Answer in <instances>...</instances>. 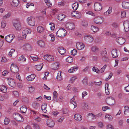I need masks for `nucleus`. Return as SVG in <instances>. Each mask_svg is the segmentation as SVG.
I'll return each mask as SVG.
<instances>
[{
	"label": "nucleus",
	"instance_id": "obj_1",
	"mask_svg": "<svg viewBox=\"0 0 129 129\" xmlns=\"http://www.w3.org/2000/svg\"><path fill=\"white\" fill-rule=\"evenodd\" d=\"M101 57L103 61L104 62H108L109 60L108 57L107 56L106 51L105 49L101 51Z\"/></svg>",
	"mask_w": 129,
	"mask_h": 129
},
{
	"label": "nucleus",
	"instance_id": "obj_2",
	"mask_svg": "<svg viewBox=\"0 0 129 129\" xmlns=\"http://www.w3.org/2000/svg\"><path fill=\"white\" fill-rule=\"evenodd\" d=\"M13 116L14 118L17 121L22 122L24 121L23 117L17 113H14L13 114Z\"/></svg>",
	"mask_w": 129,
	"mask_h": 129
},
{
	"label": "nucleus",
	"instance_id": "obj_3",
	"mask_svg": "<svg viewBox=\"0 0 129 129\" xmlns=\"http://www.w3.org/2000/svg\"><path fill=\"white\" fill-rule=\"evenodd\" d=\"M66 33V31L64 29L60 28L56 33L57 36L59 37H63L64 36Z\"/></svg>",
	"mask_w": 129,
	"mask_h": 129
},
{
	"label": "nucleus",
	"instance_id": "obj_4",
	"mask_svg": "<svg viewBox=\"0 0 129 129\" xmlns=\"http://www.w3.org/2000/svg\"><path fill=\"white\" fill-rule=\"evenodd\" d=\"M27 22L30 26H34L35 24V18L32 17H28L27 18Z\"/></svg>",
	"mask_w": 129,
	"mask_h": 129
},
{
	"label": "nucleus",
	"instance_id": "obj_5",
	"mask_svg": "<svg viewBox=\"0 0 129 129\" xmlns=\"http://www.w3.org/2000/svg\"><path fill=\"white\" fill-rule=\"evenodd\" d=\"M11 71L13 73H17L19 71L18 67L14 64H12L10 67Z\"/></svg>",
	"mask_w": 129,
	"mask_h": 129
},
{
	"label": "nucleus",
	"instance_id": "obj_6",
	"mask_svg": "<svg viewBox=\"0 0 129 129\" xmlns=\"http://www.w3.org/2000/svg\"><path fill=\"white\" fill-rule=\"evenodd\" d=\"M102 8L101 4L98 2H95L94 5V9L95 11H98L101 10Z\"/></svg>",
	"mask_w": 129,
	"mask_h": 129
},
{
	"label": "nucleus",
	"instance_id": "obj_7",
	"mask_svg": "<svg viewBox=\"0 0 129 129\" xmlns=\"http://www.w3.org/2000/svg\"><path fill=\"white\" fill-rule=\"evenodd\" d=\"M106 101L107 104L110 105H113L115 103L114 99L112 97H110L107 98Z\"/></svg>",
	"mask_w": 129,
	"mask_h": 129
},
{
	"label": "nucleus",
	"instance_id": "obj_8",
	"mask_svg": "<svg viewBox=\"0 0 129 129\" xmlns=\"http://www.w3.org/2000/svg\"><path fill=\"white\" fill-rule=\"evenodd\" d=\"M24 50L26 51H30L31 50L32 47L31 45L28 43H26L23 46Z\"/></svg>",
	"mask_w": 129,
	"mask_h": 129
},
{
	"label": "nucleus",
	"instance_id": "obj_9",
	"mask_svg": "<svg viewBox=\"0 0 129 129\" xmlns=\"http://www.w3.org/2000/svg\"><path fill=\"white\" fill-rule=\"evenodd\" d=\"M14 36L12 34H11L5 37V39L6 41L10 43L14 38Z\"/></svg>",
	"mask_w": 129,
	"mask_h": 129
},
{
	"label": "nucleus",
	"instance_id": "obj_10",
	"mask_svg": "<svg viewBox=\"0 0 129 129\" xmlns=\"http://www.w3.org/2000/svg\"><path fill=\"white\" fill-rule=\"evenodd\" d=\"M94 21L96 24H100L103 22V19L99 17H96L94 19Z\"/></svg>",
	"mask_w": 129,
	"mask_h": 129
},
{
	"label": "nucleus",
	"instance_id": "obj_11",
	"mask_svg": "<svg viewBox=\"0 0 129 129\" xmlns=\"http://www.w3.org/2000/svg\"><path fill=\"white\" fill-rule=\"evenodd\" d=\"M47 125L49 127H52L55 125L54 122L52 120L49 119L47 120Z\"/></svg>",
	"mask_w": 129,
	"mask_h": 129
},
{
	"label": "nucleus",
	"instance_id": "obj_12",
	"mask_svg": "<svg viewBox=\"0 0 129 129\" xmlns=\"http://www.w3.org/2000/svg\"><path fill=\"white\" fill-rule=\"evenodd\" d=\"M31 32V31L30 29H26L23 30V31L22 34L23 36L25 37H23L24 38H25L26 36L30 34Z\"/></svg>",
	"mask_w": 129,
	"mask_h": 129
},
{
	"label": "nucleus",
	"instance_id": "obj_13",
	"mask_svg": "<svg viewBox=\"0 0 129 129\" xmlns=\"http://www.w3.org/2000/svg\"><path fill=\"white\" fill-rule=\"evenodd\" d=\"M123 24L125 31L126 32H127L129 30V21H124Z\"/></svg>",
	"mask_w": 129,
	"mask_h": 129
},
{
	"label": "nucleus",
	"instance_id": "obj_14",
	"mask_svg": "<svg viewBox=\"0 0 129 129\" xmlns=\"http://www.w3.org/2000/svg\"><path fill=\"white\" fill-rule=\"evenodd\" d=\"M13 25L17 30H20L21 29V25L19 21H18L17 22L14 23Z\"/></svg>",
	"mask_w": 129,
	"mask_h": 129
},
{
	"label": "nucleus",
	"instance_id": "obj_15",
	"mask_svg": "<svg viewBox=\"0 0 129 129\" xmlns=\"http://www.w3.org/2000/svg\"><path fill=\"white\" fill-rule=\"evenodd\" d=\"M66 28L69 30H71L75 28L74 25L73 23H67L66 25Z\"/></svg>",
	"mask_w": 129,
	"mask_h": 129
},
{
	"label": "nucleus",
	"instance_id": "obj_16",
	"mask_svg": "<svg viewBox=\"0 0 129 129\" xmlns=\"http://www.w3.org/2000/svg\"><path fill=\"white\" fill-rule=\"evenodd\" d=\"M116 41L118 43L121 45L123 44L125 42V39L121 37L117 38L116 39Z\"/></svg>",
	"mask_w": 129,
	"mask_h": 129
},
{
	"label": "nucleus",
	"instance_id": "obj_17",
	"mask_svg": "<svg viewBox=\"0 0 129 129\" xmlns=\"http://www.w3.org/2000/svg\"><path fill=\"white\" fill-rule=\"evenodd\" d=\"M9 85L11 87H14L15 86V84L14 80L8 78L7 80Z\"/></svg>",
	"mask_w": 129,
	"mask_h": 129
},
{
	"label": "nucleus",
	"instance_id": "obj_18",
	"mask_svg": "<svg viewBox=\"0 0 129 129\" xmlns=\"http://www.w3.org/2000/svg\"><path fill=\"white\" fill-rule=\"evenodd\" d=\"M84 45L82 43H77L76 44L77 48L79 50H82L84 47Z\"/></svg>",
	"mask_w": 129,
	"mask_h": 129
},
{
	"label": "nucleus",
	"instance_id": "obj_19",
	"mask_svg": "<svg viewBox=\"0 0 129 129\" xmlns=\"http://www.w3.org/2000/svg\"><path fill=\"white\" fill-rule=\"evenodd\" d=\"M59 63L57 62H56L52 64L51 67L53 70H56L58 69L59 68Z\"/></svg>",
	"mask_w": 129,
	"mask_h": 129
},
{
	"label": "nucleus",
	"instance_id": "obj_20",
	"mask_svg": "<svg viewBox=\"0 0 129 129\" xmlns=\"http://www.w3.org/2000/svg\"><path fill=\"white\" fill-rule=\"evenodd\" d=\"M58 50L59 53L62 55L64 54L66 52V49L62 47H58Z\"/></svg>",
	"mask_w": 129,
	"mask_h": 129
},
{
	"label": "nucleus",
	"instance_id": "obj_21",
	"mask_svg": "<svg viewBox=\"0 0 129 129\" xmlns=\"http://www.w3.org/2000/svg\"><path fill=\"white\" fill-rule=\"evenodd\" d=\"M74 118L77 121H80L82 119V117L80 115L77 114L75 115Z\"/></svg>",
	"mask_w": 129,
	"mask_h": 129
},
{
	"label": "nucleus",
	"instance_id": "obj_22",
	"mask_svg": "<svg viewBox=\"0 0 129 129\" xmlns=\"http://www.w3.org/2000/svg\"><path fill=\"white\" fill-rule=\"evenodd\" d=\"M111 53L112 57L116 58L118 57V55L117 54V50H113Z\"/></svg>",
	"mask_w": 129,
	"mask_h": 129
},
{
	"label": "nucleus",
	"instance_id": "obj_23",
	"mask_svg": "<svg viewBox=\"0 0 129 129\" xmlns=\"http://www.w3.org/2000/svg\"><path fill=\"white\" fill-rule=\"evenodd\" d=\"M122 6L124 9H129V2H123L122 3Z\"/></svg>",
	"mask_w": 129,
	"mask_h": 129
},
{
	"label": "nucleus",
	"instance_id": "obj_24",
	"mask_svg": "<svg viewBox=\"0 0 129 129\" xmlns=\"http://www.w3.org/2000/svg\"><path fill=\"white\" fill-rule=\"evenodd\" d=\"M35 76V75L34 74H31L27 76L26 78L28 81H32L34 79Z\"/></svg>",
	"mask_w": 129,
	"mask_h": 129
},
{
	"label": "nucleus",
	"instance_id": "obj_25",
	"mask_svg": "<svg viewBox=\"0 0 129 129\" xmlns=\"http://www.w3.org/2000/svg\"><path fill=\"white\" fill-rule=\"evenodd\" d=\"M47 104L46 103H44L41 106V109L42 111L44 113H46L47 110H46Z\"/></svg>",
	"mask_w": 129,
	"mask_h": 129
},
{
	"label": "nucleus",
	"instance_id": "obj_26",
	"mask_svg": "<svg viewBox=\"0 0 129 129\" xmlns=\"http://www.w3.org/2000/svg\"><path fill=\"white\" fill-rule=\"evenodd\" d=\"M78 69L77 67H71L70 69L68 70V71L70 73L74 72L77 70Z\"/></svg>",
	"mask_w": 129,
	"mask_h": 129
},
{
	"label": "nucleus",
	"instance_id": "obj_27",
	"mask_svg": "<svg viewBox=\"0 0 129 129\" xmlns=\"http://www.w3.org/2000/svg\"><path fill=\"white\" fill-rule=\"evenodd\" d=\"M79 6L78 4L77 3H74L72 5V7L74 10H76Z\"/></svg>",
	"mask_w": 129,
	"mask_h": 129
},
{
	"label": "nucleus",
	"instance_id": "obj_28",
	"mask_svg": "<svg viewBox=\"0 0 129 129\" xmlns=\"http://www.w3.org/2000/svg\"><path fill=\"white\" fill-rule=\"evenodd\" d=\"M12 1L13 4H12L11 5L13 7H17L19 3V0H12Z\"/></svg>",
	"mask_w": 129,
	"mask_h": 129
},
{
	"label": "nucleus",
	"instance_id": "obj_29",
	"mask_svg": "<svg viewBox=\"0 0 129 129\" xmlns=\"http://www.w3.org/2000/svg\"><path fill=\"white\" fill-rule=\"evenodd\" d=\"M65 16L62 14H60L58 15L57 19L60 21L62 20L65 18Z\"/></svg>",
	"mask_w": 129,
	"mask_h": 129
},
{
	"label": "nucleus",
	"instance_id": "obj_30",
	"mask_svg": "<svg viewBox=\"0 0 129 129\" xmlns=\"http://www.w3.org/2000/svg\"><path fill=\"white\" fill-rule=\"evenodd\" d=\"M43 66V64L42 63L41 64L36 65L35 68L36 70L39 71L42 69Z\"/></svg>",
	"mask_w": 129,
	"mask_h": 129
},
{
	"label": "nucleus",
	"instance_id": "obj_31",
	"mask_svg": "<svg viewBox=\"0 0 129 129\" xmlns=\"http://www.w3.org/2000/svg\"><path fill=\"white\" fill-rule=\"evenodd\" d=\"M44 28L41 26H38L37 29V32L40 33H42L44 31Z\"/></svg>",
	"mask_w": 129,
	"mask_h": 129
},
{
	"label": "nucleus",
	"instance_id": "obj_32",
	"mask_svg": "<svg viewBox=\"0 0 129 129\" xmlns=\"http://www.w3.org/2000/svg\"><path fill=\"white\" fill-rule=\"evenodd\" d=\"M109 86V84L108 83H106L105 85V89L106 93V94L109 95V91H108V87Z\"/></svg>",
	"mask_w": 129,
	"mask_h": 129
},
{
	"label": "nucleus",
	"instance_id": "obj_33",
	"mask_svg": "<svg viewBox=\"0 0 129 129\" xmlns=\"http://www.w3.org/2000/svg\"><path fill=\"white\" fill-rule=\"evenodd\" d=\"M20 109L21 112L25 113L27 110V108L25 106H24V107L22 106L20 108Z\"/></svg>",
	"mask_w": 129,
	"mask_h": 129
},
{
	"label": "nucleus",
	"instance_id": "obj_34",
	"mask_svg": "<svg viewBox=\"0 0 129 129\" xmlns=\"http://www.w3.org/2000/svg\"><path fill=\"white\" fill-rule=\"evenodd\" d=\"M61 72L60 71H59L58 72V73L57 76V79L58 80L60 81L62 79V78L61 77Z\"/></svg>",
	"mask_w": 129,
	"mask_h": 129
},
{
	"label": "nucleus",
	"instance_id": "obj_35",
	"mask_svg": "<svg viewBox=\"0 0 129 129\" xmlns=\"http://www.w3.org/2000/svg\"><path fill=\"white\" fill-rule=\"evenodd\" d=\"M38 45L41 47H43L45 46L44 42L42 41H39L37 42Z\"/></svg>",
	"mask_w": 129,
	"mask_h": 129
},
{
	"label": "nucleus",
	"instance_id": "obj_36",
	"mask_svg": "<svg viewBox=\"0 0 129 129\" xmlns=\"http://www.w3.org/2000/svg\"><path fill=\"white\" fill-rule=\"evenodd\" d=\"M91 29L94 32H97L99 30L98 28L94 26H91Z\"/></svg>",
	"mask_w": 129,
	"mask_h": 129
},
{
	"label": "nucleus",
	"instance_id": "obj_37",
	"mask_svg": "<svg viewBox=\"0 0 129 129\" xmlns=\"http://www.w3.org/2000/svg\"><path fill=\"white\" fill-rule=\"evenodd\" d=\"M0 90L2 92L5 93L7 91V88L5 86H2L0 88Z\"/></svg>",
	"mask_w": 129,
	"mask_h": 129
},
{
	"label": "nucleus",
	"instance_id": "obj_38",
	"mask_svg": "<svg viewBox=\"0 0 129 129\" xmlns=\"http://www.w3.org/2000/svg\"><path fill=\"white\" fill-rule=\"evenodd\" d=\"M86 37L88 38V41L90 42H92L93 40V38L91 36L87 35L85 37V38H86Z\"/></svg>",
	"mask_w": 129,
	"mask_h": 129
},
{
	"label": "nucleus",
	"instance_id": "obj_39",
	"mask_svg": "<svg viewBox=\"0 0 129 129\" xmlns=\"http://www.w3.org/2000/svg\"><path fill=\"white\" fill-rule=\"evenodd\" d=\"M66 61L68 62L71 63L73 61V59L71 57L69 56L66 59Z\"/></svg>",
	"mask_w": 129,
	"mask_h": 129
},
{
	"label": "nucleus",
	"instance_id": "obj_40",
	"mask_svg": "<svg viewBox=\"0 0 129 129\" xmlns=\"http://www.w3.org/2000/svg\"><path fill=\"white\" fill-rule=\"evenodd\" d=\"M91 50L93 52H96L98 51L99 49L96 46H94L92 47Z\"/></svg>",
	"mask_w": 129,
	"mask_h": 129
},
{
	"label": "nucleus",
	"instance_id": "obj_41",
	"mask_svg": "<svg viewBox=\"0 0 129 129\" xmlns=\"http://www.w3.org/2000/svg\"><path fill=\"white\" fill-rule=\"evenodd\" d=\"M26 60V59L25 57L23 55H22L20 56L18 59V60L19 61H25Z\"/></svg>",
	"mask_w": 129,
	"mask_h": 129
},
{
	"label": "nucleus",
	"instance_id": "obj_42",
	"mask_svg": "<svg viewBox=\"0 0 129 129\" xmlns=\"http://www.w3.org/2000/svg\"><path fill=\"white\" fill-rule=\"evenodd\" d=\"M33 107L37 109L39 106V104L36 102H34L32 104Z\"/></svg>",
	"mask_w": 129,
	"mask_h": 129
},
{
	"label": "nucleus",
	"instance_id": "obj_43",
	"mask_svg": "<svg viewBox=\"0 0 129 129\" xmlns=\"http://www.w3.org/2000/svg\"><path fill=\"white\" fill-rule=\"evenodd\" d=\"M105 118L108 119L110 121L111 120L113 119L112 116L109 115H106L105 116Z\"/></svg>",
	"mask_w": 129,
	"mask_h": 129
},
{
	"label": "nucleus",
	"instance_id": "obj_44",
	"mask_svg": "<svg viewBox=\"0 0 129 129\" xmlns=\"http://www.w3.org/2000/svg\"><path fill=\"white\" fill-rule=\"evenodd\" d=\"M74 96H74L73 98L71 99V102L73 104L74 106V108H75L76 107L77 104L75 102H74V100L75 99V98H74Z\"/></svg>",
	"mask_w": 129,
	"mask_h": 129
},
{
	"label": "nucleus",
	"instance_id": "obj_45",
	"mask_svg": "<svg viewBox=\"0 0 129 129\" xmlns=\"http://www.w3.org/2000/svg\"><path fill=\"white\" fill-rule=\"evenodd\" d=\"M92 70L93 71H94L97 73H98L100 72V70L96 67H93Z\"/></svg>",
	"mask_w": 129,
	"mask_h": 129
},
{
	"label": "nucleus",
	"instance_id": "obj_46",
	"mask_svg": "<svg viewBox=\"0 0 129 129\" xmlns=\"http://www.w3.org/2000/svg\"><path fill=\"white\" fill-rule=\"evenodd\" d=\"M82 106H83V108L84 109H87L88 108V105L87 104L85 103H84L82 104Z\"/></svg>",
	"mask_w": 129,
	"mask_h": 129
},
{
	"label": "nucleus",
	"instance_id": "obj_47",
	"mask_svg": "<svg viewBox=\"0 0 129 129\" xmlns=\"http://www.w3.org/2000/svg\"><path fill=\"white\" fill-rule=\"evenodd\" d=\"M48 58V61H53L54 60V57L51 55H49Z\"/></svg>",
	"mask_w": 129,
	"mask_h": 129
},
{
	"label": "nucleus",
	"instance_id": "obj_48",
	"mask_svg": "<svg viewBox=\"0 0 129 129\" xmlns=\"http://www.w3.org/2000/svg\"><path fill=\"white\" fill-rule=\"evenodd\" d=\"M77 51L75 49H73L71 51V55H75L77 54Z\"/></svg>",
	"mask_w": 129,
	"mask_h": 129
},
{
	"label": "nucleus",
	"instance_id": "obj_49",
	"mask_svg": "<svg viewBox=\"0 0 129 129\" xmlns=\"http://www.w3.org/2000/svg\"><path fill=\"white\" fill-rule=\"evenodd\" d=\"M129 110V107L128 106H125L124 107V113L125 114H126L125 112L128 111Z\"/></svg>",
	"mask_w": 129,
	"mask_h": 129
},
{
	"label": "nucleus",
	"instance_id": "obj_50",
	"mask_svg": "<svg viewBox=\"0 0 129 129\" xmlns=\"http://www.w3.org/2000/svg\"><path fill=\"white\" fill-rule=\"evenodd\" d=\"M29 91L30 93H33L35 90L34 88L32 86L29 87Z\"/></svg>",
	"mask_w": 129,
	"mask_h": 129
},
{
	"label": "nucleus",
	"instance_id": "obj_51",
	"mask_svg": "<svg viewBox=\"0 0 129 129\" xmlns=\"http://www.w3.org/2000/svg\"><path fill=\"white\" fill-rule=\"evenodd\" d=\"M102 114L101 113H99L98 114L94 116V118H92V119H95L97 117H100L102 116Z\"/></svg>",
	"mask_w": 129,
	"mask_h": 129
},
{
	"label": "nucleus",
	"instance_id": "obj_52",
	"mask_svg": "<svg viewBox=\"0 0 129 129\" xmlns=\"http://www.w3.org/2000/svg\"><path fill=\"white\" fill-rule=\"evenodd\" d=\"M63 113L64 114H68V112H69L68 110L66 108H63L62 109Z\"/></svg>",
	"mask_w": 129,
	"mask_h": 129
},
{
	"label": "nucleus",
	"instance_id": "obj_53",
	"mask_svg": "<svg viewBox=\"0 0 129 129\" xmlns=\"http://www.w3.org/2000/svg\"><path fill=\"white\" fill-rule=\"evenodd\" d=\"M9 122V120L8 118H5L4 122V123L5 125H7L8 124Z\"/></svg>",
	"mask_w": 129,
	"mask_h": 129
},
{
	"label": "nucleus",
	"instance_id": "obj_54",
	"mask_svg": "<svg viewBox=\"0 0 129 129\" xmlns=\"http://www.w3.org/2000/svg\"><path fill=\"white\" fill-rule=\"evenodd\" d=\"M1 27L2 28H4L6 26V22L4 21H3L1 23Z\"/></svg>",
	"mask_w": 129,
	"mask_h": 129
},
{
	"label": "nucleus",
	"instance_id": "obj_55",
	"mask_svg": "<svg viewBox=\"0 0 129 129\" xmlns=\"http://www.w3.org/2000/svg\"><path fill=\"white\" fill-rule=\"evenodd\" d=\"M13 93L14 95L16 97H18L19 96V93L17 91H14Z\"/></svg>",
	"mask_w": 129,
	"mask_h": 129
},
{
	"label": "nucleus",
	"instance_id": "obj_56",
	"mask_svg": "<svg viewBox=\"0 0 129 129\" xmlns=\"http://www.w3.org/2000/svg\"><path fill=\"white\" fill-rule=\"evenodd\" d=\"M54 98L55 99L57 98V97L58 93L56 91H54L53 93Z\"/></svg>",
	"mask_w": 129,
	"mask_h": 129
},
{
	"label": "nucleus",
	"instance_id": "obj_57",
	"mask_svg": "<svg viewBox=\"0 0 129 129\" xmlns=\"http://www.w3.org/2000/svg\"><path fill=\"white\" fill-rule=\"evenodd\" d=\"M8 72L7 70H5L2 73V75L4 76H5L6 75L8 74Z\"/></svg>",
	"mask_w": 129,
	"mask_h": 129
},
{
	"label": "nucleus",
	"instance_id": "obj_58",
	"mask_svg": "<svg viewBox=\"0 0 129 129\" xmlns=\"http://www.w3.org/2000/svg\"><path fill=\"white\" fill-rule=\"evenodd\" d=\"M34 127L37 129H40L39 126L36 123H33V124Z\"/></svg>",
	"mask_w": 129,
	"mask_h": 129
},
{
	"label": "nucleus",
	"instance_id": "obj_59",
	"mask_svg": "<svg viewBox=\"0 0 129 129\" xmlns=\"http://www.w3.org/2000/svg\"><path fill=\"white\" fill-rule=\"evenodd\" d=\"M121 17L122 18H124L126 16V12L125 11H123L122 12H121Z\"/></svg>",
	"mask_w": 129,
	"mask_h": 129
},
{
	"label": "nucleus",
	"instance_id": "obj_60",
	"mask_svg": "<svg viewBox=\"0 0 129 129\" xmlns=\"http://www.w3.org/2000/svg\"><path fill=\"white\" fill-rule=\"evenodd\" d=\"M113 75V73H111L109 75L108 77V78H107L105 80L106 81H107Z\"/></svg>",
	"mask_w": 129,
	"mask_h": 129
},
{
	"label": "nucleus",
	"instance_id": "obj_61",
	"mask_svg": "<svg viewBox=\"0 0 129 129\" xmlns=\"http://www.w3.org/2000/svg\"><path fill=\"white\" fill-rule=\"evenodd\" d=\"M102 83V82L101 81H100L99 82H94V83L95 85L98 86H100L101 85V84Z\"/></svg>",
	"mask_w": 129,
	"mask_h": 129
},
{
	"label": "nucleus",
	"instance_id": "obj_62",
	"mask_svg": "<svg viewBox=\"0 0 129 129\" xmlns=\"http://www.w3.org/2000/svg\"><path fill=\"white\" fill-rule=\"evenodd\" d=\"M65 3L64 1H62L61 2L59 3L58 5L61 6H63L65 5Z\"/></svg>",
	"mask_w": 129,
	"mask_h": 129
},
{
	"label": "nucleus",
	"instance_id": "obj_63",
	"mask_svg": "<svg viewBox=\"0 0 129 129\" xmlns=\"http://www.w3.org/2000/svg\"><path fill=\"white\" fill-rule=\"evenodd\" d=\"M82 25L84 27H86L88 26V23L87 22H83Z\"/></svg>",
	"mask_w": 129,
	"mask_h": 129
},
{
	"label": "nucleus",
	"instance_id": "obj_64",
	"mask_svg": "<svg viewBox=\"0 0 129 129\" xmlns=\"http://www.w3.org/2000/svg\"><path fill=\"white\" fill-rule=\"evenodd\" d=\"M107 129H114L113 127L111 125H108L107 126Z\"/></svg>",
	"mask_w": 129,
	"mask_h": 129
}]
</instances>
